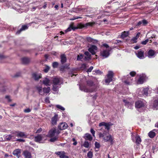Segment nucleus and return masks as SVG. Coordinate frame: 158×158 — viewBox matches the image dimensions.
<instances>
[{
    "mask_svg": "<svg viewBox=\"0 0 158 158\" xmlns=\"http://www.w3.org/2000/svg\"><path fill=\"white\" fill-rule=\"evenodd\" d=\"M43 139V136L41 135H38L35 137V141L38 142H40Z\"/></svg>",
    "mask_w": 158,
    "mask_h": 158,
    "instance_id": "a878e982",
    "label": "nucleus"
},
{
    "mask_svg": "<svg viewBox=\"0 0 158 158\" xmlns=\"http://www.w3.org/2000/svg\"><path fill=\"white\" fill-rule=\"evenodd\" d=\"M114 76V73L112 71H108L107 75V78L105 80V82L109 84L112 80V78Z\"/></svg>",
    "mask_w": 158,
    "mask_h": 158,
    "instance_id": "0eeeda50",
    "label": "nucleus"
},
{
    "mask_svg": "<svg viewBox=\"0 0 158 158\" xmlns=\"http://www.w3.org/2000/svg\"><path fill=\"white\" fill-rule=\"evenodd\" d=\"M56 128H53L51 129L49 131L47 136L49 137H52L56 134Z\"/></svg>",
    "mask_w": 158,
    "mask_h": 158,
    "instance_id": "4468645a",
    "label": "nucleus"
},
{
    "mask_svg": "<svg viewBox=\"0 0 158 158\" xmlns=\"http://www.w3.org/2000/svg\"><path fill=\"white\" fill-rule=\"evenodd\" d=\"M56 107L61 110H65L64 108L60 105H56Z\"/></svg>",
    "mask_w": 158,
    "mask_h": 158,
    "instance_id": "c03bdc74",
    "label": "nucleus"
},
{
    "mask_svg": "<svg viewBox=\"0 0 158 158\" xmlns=\"http://www.w3.org/2000/svg\"><path fill=\"white\" fill-rule=\"evenodd\" d=\"M97 49L98 48L96 46L94 45H92L88 49V51L93 55H94L96 54V51L97 50Z\"/></svg>",
    "mask_w": 158,
    "mask_h": 158,
    "instance_id": "9d476101",
    "label": "nucleus"
},
{
    "mask_svg": "<svg viewBox=\"0 0 158 158\" xmlns=\"http://www.w3.org/2000/svg\"><path fill=\"white\" fill-rule=\"evenodd\" d=\"M129 34V31H124L122 32L120 38L122 39H124L127 37Z\"/></svg>",
    "mask_w": 158,
    "mask_h": 158,
    "instance_id": "b1692460",
    "label": "nucleus"
},
{
    "mask_svg": "<svg viewBox=\"0 0 158 158\" xmlns=\"http://www.w3.org/2000/svg\"><path fill=\"white\" fill-rule=\"evenodd\" d=\"M155 135V133L153 131H151L148 133V136L152 138H154Z\"/></svg>",
    "mask_w": 158,
    "mask_h": 158,
    "instance_id": "f704fd0d",
    "label": "nucleus"
},
{
    "mask_svg": "<svg viewBox=\"0 0 158 158\" xmlns=\"http://www.w3.org/2000/svg\"><path fill=\"white\" fill-rule=\"evenodd\" d=\"M90 132L93 135L94 137L95 134V131L94 130L93 128H91L90 129Z\"/></svg>",
    "mask_w": 158,
    "mask_h": 158,
    "instance_id": "6e6d98bb",
    "label": "nucleus"
},
{
    "mask_svg": "<svg viewBox=\"0 0 158 158\" xmlns=\"http://www.w3.org/2000/svg\"><path fill=\"white\" fill-rule=\"evenodd\" d=\"M13 134H15L16 136L19 137H23L25 138L27 137V135L25 134L24 132L21 131H15L13 133Z\"/></svg>",
    "mask_w": 158,
    "mask_h": 158,
    "instance_id": "9b49d317",
    "label": "nucleus"
},
{
    "mask_svg": "<svg viewBox=\"0 0 158 158\" xmlns=\"http://www.w3.org/2000/svg\"><path fill=\"white\" fill-rule=\"evenodd\" d=\"M140 34V32H138L136 36L132 39V41L134 43H136L137 41L136 40L139 38Z\"/></svg>",
    "mask_w": 158,
    "mask_h": 158,
    "instance_id": "473e14b6",
    "label": "nucleus"
},
{
    "mask_svg": "<svg viewBox=\"0 0 158 158\" xmlns=\"http://www.w3.org/2000/svg\"><path fill=\"white\" fill-rule=\"evenodd\" d=\"M58 137L57 136H56L50 139V141L51 142H54L57 140L58 139Z\"/></svg>",
    "mask_w": 158,
    "mask_h": 158,
    "instance_id": "37998d69",
    "label": "nucleus"
},
{
    "mask_svg": "<svg viewBox=\"0 0 158 158\" xmlns=\"http://www.w3.org/2000/svg\"><path fill=\"white\" fill-rule=\"evenodd\" d=\"M32 77L35 80L37 81L41 78V75L36 73H34L32 74Z\"/></svg>",
    "mask_w": 158,
    "mask_h": 158,
    "instance_id": "a211bd4d",
    "label": "nucleus"
},
{
    "mask_svg": "<svg viewBox=\"0 0 158 158\" xmlns=\"http://www.w3.org/2000/svg\"><path fill=\"white\" fill-rule=\"evenodd\" d=\"M45 101L46 102L49 103L50 102V101L49 100V98L48 97H46L45 98Z\"/></svg>",
    "mask_w": 158,
    "mask_h": 158,
    "instance_id": "69168bd1",
    "label": "nucleus"
},
{
    "mask_svg": "<svg viewBox=\"0 0 158 158\" xmlns=\"http://www.w3.org/2000/svg\"><path fill=\"white\" fill-rule=\"evenodd\" d=\"M55 154L59 156L60 158H69L68 156L65 155L66 153L64 151H60L56 152Z\"/></svg>",
    "mask_w": 158,
    "mask_h": 158,
    "instance_id": "f8f14e48",
    "label": "nucleus"
},
{
    "mask_svg": "<svg viewBox=\"0 0 158 158\" xmlns=\"http://www.w3.org/2000/svg\"><path fill=\"white\" fill-rule=\"evenodd\" d=\"M31 111V110L28 108L24 110V112L25 113H29Z\"/></svg>",
    "mask_w": 158,
    "mask_h": 158,
    "instance_id": "680f3d73",
    "label": "nucleus"
},
{
    "mask_svg": "<svg viewBox=\"0 0 158 158\" xmlns=\"http://www.w3.org/2000/svg\"><path fill=\"white\" fill-rule=\"evenodd\" d=\"M68 65L67 64H66L64 65H62L60 66V71L64 72L65 71V69L68 68Z\"/></svg>",
    "mask_w": 158,
    "mask_h": 158,
    "instance_id": "4c0bfd02",
    "label": "nucleus"
},
{
    "mask_svg": "<svg viewBox=\"0 0 158 158\" xmlns=\"http://www.w3.org/2000/svg\"><path fill=\"white\" fill-rule=\"evenodd\" d=\"M148 23V22L146 20L143 19L141 21H139L136 26H146Z\"/></svg>",
    "mask_w": 158,
    "mask_h": 158,
    "instance_id": "2eb2a0df",
    "label": "nucleus"
},
{
    "mask_svg": "<svg viewBox=\"0 0 158 158\" xmlns=\"http://www.w3.org/2000/svg\"><path fill=\"white\" fill-rule=\"evenodd\" d=\"M144 78L142 77H140L138 80V82L140 84H142L144 81Z\"/></svg>",
    "mask_w": 158,
    "mask_h": 158,
    "instance_id": "58836bf2",
    "label": "nucleus"
},
{
    "mask_svg": "<svg viewBox=\"0 0 158 158\" xmlns=\"http://www.w3.org/2000/svg\"><path fill=\"white\" fill-rule=\"evenodd\" d=\"M83 138L86 140V141L88 140L91 141L93 139V138L91 135L89 133L85 134L83 137Z\"/></svg>",
    "mask_w": 158,
    "mask_h": 158,
    "instance_id": "4be33fe9",
    "label": "nucleus"
},
{
    "mask_svg": "<svg viewBox=\"0 0 158 158\" xmlns=\"http://www.w3.org/2000/svg\"><path fill=\"white\" fill-rule=\"evenodd\" d=\"M86 67V64H82L80 68L81 70L85 69Z\"/></svg>",
    "mask_w": 158,
    "mask_h": 158,
    "instance_id": "de8ad7c7",
    "label": "nucleus"
},
{
    "mask_svg": "<svg viewBox=\"0 0 158 158\" xmlns=\"http://www.w3.org/2000/svg\"><path fill=\"white\" fill-rule=\"evenodd\" d=\"M86 40L89 42L91 43L92 42L94 43L96 41V40H94L92 38L90 37H87L86 38Z\"/></svg>",
    "mask_w": 158,
    "mask_h": 158,
    "instance_id": "2f4dec72",
    "label": "nucleus"
},
{
    "mask_svg": "<svg viewBox=\"0 0 158 158\" xmlns=\"http://www.w3.org/2000/svg\"><path fill=\"white\" fill-rule=\"evenodd\" d=\"M123 101L125 103L124 105L125 106L129 109H133L134 103L133 101H129L128 99H124Z\"/></svg>",
    "mask_w": 158,
    "mask_h": 158,
    "instance_id": "423d86ee",
    "label": "nucleus"
},
{
    "mask_svg": "<svg viewBox=\"0 0 158 158\" xmlns=\"http://www.w3.org/2000/svg\"><path fill=\"white\" fill-rule=\"evenodd\" d=\"M93 156V152L90 151L87 153V156L88 158H92Z\"/></svg>",
    "mask_w": 158,
    "mask_h": 158,
    "instance_id": "a19ab883",
    "label": "nucleus"
},
{
    "mask_svg": "<svg viewBox=\"0 0 158 158\" xmlns=\"http://www.w3.org/2000/svg\"><path fill=\"white\" fill-rule=\"evenodd\" d=\"M58 65V63L56 62H55L53 63L52 66L54 68H57Z\"/></svg>",
    "mask_w": 158,
    "mask_h": 158,
    "instance_id": "79ce46f5",
    "label": "nucleus"
},
{
    "mask_svg": "<svg viewBox=\"0 0 158 158\" xmlns=\"http://www.w3.org/2000/svg\"><path fill=\"white\" fill-rule=\"evenodd\" d=\"M84 54L86 56H91V55L90 53L88 51L85 52L84 53Z\"/></svg>",
    "mask_w": 158,
    "mask_h": 158,
    "instance_id": "864d4df0",
    "label": "nucleus"
},
{
    "mask_svg": "<svg viewBox=\"0 0 158 158\" xmlns=\"http://www.w3.org/2000/svg\"><path fill=\"white\" fill-rule=\"evenodd\" d=\"M149 41L148 39H147L144 41H143L141 42V44L143 45H145Z\"/></svg>",
    "mask_w": 158,
    "mask_h": 158,
    "instance_id": "3c124183",
    "label": "nucleus"
},
{
    "mask_svg": "<svg viewBox=\"0 0 158 158\" xmlns=\"http://www.w3.org/2000/svg\"><path fill=\"white\" fill-rule=\"evenodd\" d=\"M36 88L40 95H44V93L42 92V87H37Z\"/></svg>",
    "mask_w": 158,
    "mask_h": 158,
    "instance_id": "c9c22d12",
    "label": "nucleus"
},
{
    "mask_svg": "<svg viewBox=\"0 0 158 158\" xmlns=\"http://www.w3.org/2000/svg\"><path fill=\"white\" fill-rule=\"evenodd\" d=\"M100 132H99L98 135L99 138H102L105 142H110L112 143L113 139L108 131H105L103 127L98 130Z\"/></svg>",
    "mask_w": 158,
    "mask_h": 158,
    "instance_id": "f03ea898",
    "label": "nucleus"
},
{
    "mask_svg": "<svg viewBox=\"0 0 158 158\" xmlns=\"http://www.w3.org/2000/svg\"><path fill=\"white\" fill-rule=\"evenodd\" d=\"M84 56L82 54H80L77 56V60H81L83 58Z\"/></svg>",
    "mask_w": 158,
    "mask_h": 158,
    "instance_id": "a18cd8bd",
    "label": "nucleus"
},
{
    "mask_svg": "<svg viewBox=\"0 0 158 158\" xmlns=\"http://www.w3.org/2000/svg\"><path fill=\"white\" fill-rule=\"evenodd\" d=\"M87 86L80 85L81 90L86 92H92L95 91L96 87L92 80H88L86 81Z\"/></svg>",
    "mask_w": 158,
    "mask_h": 158,
    "instance_id": "f257e3e1",
    "label": "nucleus"
},
{
    "mask_svg": "<svg viewBox=\"0 0 158 158\" xmlns=\"http://www.w3.org/2000/svg\"><path fill=\"white\" fill-rule=\"evenodd\" d=\"M21 153V150L18 149L14 150L13 152V154L16 156L18 158H19Z\"/></svg>",
    "mask_w": 158,
    "mask_h": 158,
    "instance_id": "aec40b11",
    "label": "nucleus"
},
{
    "mask_svg": "<svg viewBox=\"0 0 158 158\" xmlns=\"http://www.w3.org/2000/svg\"><path fill=\"white\" fill-rule=\"evenodd\" d=\"M58 119V115L57 114H55L52 117L51 119V123L53 125H56Z\"/></svg>",
    "mask_w": 158,
    "mask_h": 158,
    "instance_id": "dca6fc26",
    "label": "nucleus"
},
{
    "mask_svg": "<svg viewBox=\"0 0 158 158\" xmlns=\"http://www.w3.org/2000/svg\"><path fill=\"white\" fill-rule=\"evenodd\" d=\"M11 137V134L8 135L6 136V139L7 140H10L12 139Z\"/></svg>",
    "mask_w": 158,
    "mask_h": 158,
    "instance_id": "8fccbe9b",
    "label": "nucleus"
},
{
    "mask_svg": "<svg viewBox=\"0 0 158 158\" xmlns=\"http://www.w3.org/2000/svg\"><path fill=\"white\" fill-rule=\"evenodd\" d=\"M42 129L40 128L37 130L36 132V133H40L42 131Z\"/></svg>",
    "mask_w": 158,
    "mask_h": 158,
    "instance_id": "338daca9",
    "label": "nucleus"
},
{
    "mask_svg": "<svg viewBox=\"0 0 158 158\" xmlns=\"http://www.w3.org/2000/svg\"><path fill=\"white\" fill-rule=\"evenodd\" d=\"M95 24V22H89L86 23L85 24H83L81 23H80L77 25V27H75L73 26V23H72L70 24L69 27L65 31V32L69 31L72 29L74 30L78 28L79 29H82L83 28H87L88 26H92Z\"/></svg>",
    "mask_w": 158,
    "mask_h": 158,
    "instance_id": "7ed1b4c3",
    "label": "nucleus"
},
{
    "mask_svg": "<svg viewBox=\"0 0 158 158\" xmlns=\"http://www.w3.org/2000/svg\"><path fill=\"white\" fill-rule=\"evenodd\" d=\"M60 61L62 64H63L65 63L67 60V58L65 54H62L60 56Z\"/></svg>",
    "mask_w": 158,
    "mask_h": 158,
    "instance_id": "5701e85b",
    "label": "nucleus"
},
{
    "mask_svg": "<svg viewBox=\"0 0 158 158\" xmlns=\"http://www.w3.org/2000/svg\"><path fill=\"white\" fill-rule=\"evenodd\" d=\"M148 89L147 88H145L142 90V93L144 94L147 96L148 94Z\"/></svg>",
    "mask_w": 158,
    "mask_h": 158,
    "instance_id": "ea45409f",
    "label": "nucleus"
},
{
    "mask_svg": "<svg viewBox=\"0 0 158 158\" xmlns=\"http://www.w3.org/2000/svg\"><path fill=\"white\" fill-rule=\"evenodd\" d=\"M136 74V73L134 71H132L130 73V75H129L131 77H133Z\"/></svg>",
    "mask_w": 158,
    "mask_h": 158,
    "instance_id": "603ef678",
    "label": "nucleus"
},
{
    "mask_svg": "<svg viewBox=\"0 0 158 158\" xmlns=\"http://www.w3.org/2000/svg\"><path fill=\"white\" fill-rule=\"evenodd\" d=\"M146 102L143 100H138L135 103V106L137 110L139 112L143 111L146 108Z\"/></svg>",
    "mask_w": 158,
    "mask_h": 158,
    "instance_id": "20e7f679",
    "label": "nucleus"
},
{
    "mask_svg": "<svg viewBox=\"0 0 158 158\" xmlns=\"http://www.w3.org/2000/svg\"><path fill=\"white\" fill-rule=\"evenodd\" d=\"M53 82L52 90L55 92L58 91L59 87L58 85H60L63 83V80L61 78L58 77H54L52 80Z\"/></svg>",
    "mask_w": 158,
    "mask_h": 158,
    "instance_id": "39448f33",
    "label": "nucleus"
},
{
    "mask_svg": "<svg viewBox=\"0 0 158 158\" xmlns=\"http://www.w3.org/2000/svg\"><path fill=\"white\" fill-rule=\"evenodd\" d=\"M22 62L24 64H27L30 62V59L27 58H23L21 59Z\"/></svg>",
    "mask_w": 158,
    "mask_h": 158,
    "instance_id": "c85d7f7f",
    "label": "nucleus"
},
{
    "mask_svg": "<svg viewBox=\"0 0 158 158\" xmlns=\"http://www.w3.org/2000/svg\"><path fill=\"white\" fill-rule=\"evenodd\" d=\"M93 66H90V67L88 69V70L87 71V72H90L92 70H93Z\"/></svg>",
    "mask_w": 158,
    "mask_h": 158,
    "instance_id": "4d7b16f0",
    "label": "nucleus"
},
{
    "mask_svg": "<svg viewBox=\"0 0 158 158\" xmlns=\"http://www.w3.org/2000/svg\"><path fill=\"white\" fill-rule=\"evenodd\" d=\"M113 125V124L110 122L106 123L105 125V127L103 128L105 131H108L110 129V127Z\"/></svg>",
    "mask_w": 158,
    "mask_h": 158,
    "instance_id": "412c9836",
    "label": "nucleus"
},
{
    "mask_svg": "<svg viewBox=\"0 0 158 158\" xmlns=\"http://www.w3.org/2000/svg\"><path fill=\"white\" fill-rule=\"evenodd\" d=\"M85 60H89L91 59V56H85L84 57Z\"/></svg>",
    "mask_w": 158,
    "mask_h": 158,
    "instance_id": "5fc2aeb1",
    "label": "nucleus"
},
{
    "mask_svg": "<svg viewBox=\"0 0 158 158\" xmlns=\"http://www.w3.org/2000/svg\"><path fill=\"white\" fill-rule=\"evenodd\" d=\"M148 57L150 58H151L155 54V52L154 50L150 49L148 51Z\"/></svg>",
    "mask_w": 158,
    "mask_h": 158,
    "instance_id": "393cba45",
    "label": "nucleus"
},
{
    "mask_svg": "<svg viewBox=\"0 0 158 158\" xmlns=\"http://www.w3.org/2000/svg\"><path fill=\"white\" fill-rule=\"evenodd\" d=\"M111 50V48H109L108 50H104L101 52V55L104 58L107 57L110 55V52Z\"/></svg>",
    "mask_w": 158,
    "mask_h": 158,
    "instance_id": "1a4fd4ad",
    "label": "nucleus"
},
{
    "mask_svg": "<svg viewBox=\"0 0 158 158\" xmlns=\"http://www.w3.org/2000/svg\"><path fill=\"white\" fill-rule=\"evenodd\" d=\"M125 80L124 82L126 84L130 85L132 83L133 78L129 75H127L126 77H125Z\"/></svg>",
    "mask_w": 158,
    "mask_h": 158,
    "instance_id": "6e6552de",
    "label": "nucleus"
},
{
    "mask_svg": "<svg viewBox=\"0 0 158 158\" xmlns=\"http://www.w3.org/2000/svg\"><path fill=\"white\" fill-rule=\"evenodd\" d=\"M27 28L28 27L27 25H23L22 26L21 28L17 32L16 34H19L21 31L27 29Z\"/></svg>",
    "mask_w": 158,
    "mask_h": 158,
    "instance_id": "bb28decb",
    "label": "nucleus"
},
{
    "mask_svg": "<svg viewBox=\"0 0 158 158\" xmlns=\"http://www.w3.org/2000/svg\"><path fill=\"white\" fill-rule=\"evenodd\" d=\"M23 154L25 158H32L31 153L27 150H26L23 152Z\"/></svg>",
    "mask_w": 158,
    "mask_h": 158,
    "instance_id": "6ab92c4d",
    "label": "nucleus"
},
{
    "mask_svg": "<svg viewBox=\"0 0 158 158\" xmlns=\"http://www.w3.org/2000/svg\"><path fill=\"white\" fill-rule=\"evenodd\" d=\"M50 90V88L48 87L47 88H44L43 89V92L44 93L48 94Z\"/></svg>",
    "mask_w": 158,
    "mask_h": 158,
    "instance_id": "e433bc0d",
    "label": "nucleus"
},
{
    "mask_svg": "<svg viewBox=\"0 0 158 158\" xmlns=\"http://www.w3.org/2000/svg\"><path fill=\"white\" fill-rule=\"evenodd\" d=\"M95 148H99L100 147V144L99 143L96 142L95 143Z\"/></svg>",
    "mask_w": 158,
    "mask_h": 158,
    "instance_id": "09e8293b",
    "label": "nucleus"
},
{
    "mask_svg": "<svg viewBox=\"0 0 158 158\" xmlns=\"http://www.w3.org/2000/svg\"><path fill=\"white\" fill-rule=\"evenodd\" d=\"M7 89V87H3L2 89H1V91L2 92H4L6 91Z\"/></svg>",
    "mask_w": 158,
    "mask_h": 158,
    "instance_id": "052dcab7",
    "label": "nucleus"
},
{
    "mask_svg": "<svg viewBox=\"0 0 158 158\" xmlns=\"http://www.w3.org/2000/svg\"><path fill=\"white\" fill-rule=\"evenodd\" d=\"M50 82V80L47 78H45L43 81V83L46 86L49 85V83Z\"/></svg>",
    "mask_w": 158,
    "mask_h": 158,
    "instance_id": "c756f323",
    "label": "nucleus"
},
{
    "mask_svg": "<svg viewBox=\"0 0 158 158\" xmlns=\"http://www.w3.org/2000/svg\"><path fill=\"white\" fill-rule=\"evenodd\" d=\"M82 146L85 148H90L91 147V142H89L87 141H85Z\"/></svg>",
    "mask_w": 158,
    "mask_h": 158,
    "instance_id": "cd10ccee",
    "label": "nucleus"
},
{
    "mask_svg": "<svg viewBox=\"0 0 158 158\" xmlns=\"http://www.w3.org/2000/svg\"><path fill=\"white\" fill-rule=\"evenodd\" d=\"M17 141H19L20 142H24L25 140L22 139H17L16 140Z\"/></svg>",
    "mask_w": 158,
    "mask_h": 158,
    "instance_id": "774afa93",
    "label": "nucleus"
},
{
    "mask_svg": "<svg viewBox=\"0 0 158 158\" xmlns=\"http://www.w3.org/2000/svg\"><path fill=\"white\" fill-rule=\"evenodd\" d=\"M153 106L156 109H158V99L154 101Z\"/></svg>",
    "mask_w": 158,
    "mask_h": 158,
    "instance_id": "72a5a7b5",
    "label": "nucleus"
},
{
    "mask_svg": "<svg viewBox=\"0 0 158 158\" xmlns=\"http://www.w3.org/2000/svg\"><path fill=\"white\" fill-rule=\"evenodd\" d=\"M106 123L105 122H102L99 123V127H101L102 126H104L106 124Z\"/></svg>",
    "mask_w": 158,
    "mask_h": 158,
    "instance_id": "e2e57ef3",
    "label": "nucleus"
},
{
    "mask_svg": "<svg viewBox=\"0 0 158 158\" xmlns=\"http://www.w3.org/2000/svg\"><path fill=\"white\" fill-rule=\"evenodd\" d=\"M55 131L56 134V135H58L60 132V131H59L58 130H56V129Z\"/></svg>",
    "mask_w": 158,
    "mask_h": 158,
    "instance_id": "0e129e2a",
    "label": "nucleus"
},
{
    "mask_svg": "<svg viewBox=\"0 0 158 158\" xmlns=\"http://www.w3.org/2000/svg\"><path fill=\"white\" fill-rule=\"evenodd\" d=\"M5 98L7 99L9 102H10L11 101V100L10 99V96L9 95H6L5 96Z\"/></svg>",
    "mask_w": 158,
    "mask_h": 158,
    "instance_id": "bf43d9fd",
    "label": "nucleus"
},
{
    "mask_svg": "<svg viewBox=\"0 0 158 158\" xmlns=\"http://www.w3.org/2000/svg\"><path fill=\"white\" fill-rule=\"evenodd\" d=\"M136 54L137 57L140 59H143L144 58V51L143 50H139Z\"/></svg>",
    "mask_w": 158,
    "mask_h": 158,
    "instance_id": "f3484780",
    "label": "nucleus"
},
{
    "mask_svg": "<svg viewBox=\"0 0 158 158\" xmlns=\"http://www.w3.org/2000/svg\"><path fill=\"white\" fill-rule=\"evenodd\" d=\"M135 138L136 139V143L137 145H139L140 144L141 142V139L140 138L138 135H136Z\"/></svg>",
    "mask_w": 158,
    "mask_h": 158,
    "instance_id": "7c9ffc66",
    "label": "nucleus"
},
{
    "mask_svg": "<svg viewBox=\"0 0 158 158\" xmlns=\"http://www.w3.org/2000/svg\"><path fill=\"white\" fill-rule=\"evenodd\" d=\"M68 125L65 122H62L60 123L58 126V128L60 130H62L67 128Z\"/></svg>",
    "mask_w": 158,
    "mask_h": 158,
    "instance_id": "ddd939ff",
    "label": "nucleus"
},
{
    "mask_svg": "<svg viewBox=\"0 0 158 158\" xmlns=\"http://www.w3.org/2000/svg\"><path fill=\"white\" fill-rule=\"evenodd\" d=\"M50 69V67L47 65H46L45 67L44 70V71L45 73H47Z\"/></svg>",
    "mask_w": 158,
    "mask_h": 158,
    "instance_id": "49530a36",
    "label": "nucleus"
},
{
    "mask_svg": "<svg viewBox=\"0 0 158 158\" xmlns=\"http://www.w3.org/2000/svg\"><path fill=\"white\" fill-rule=\"evenodd\" d=\"M102 46L105 47L106 48H108V49H109V48H111V47H109V46L108 44L105 43L102 44Z\"/></svg>",
    "mask_w": 158,
    "mask_h": 158,
    "instance_id": "13d9d810",
    "label": "nucleus"
}]
</instances>
